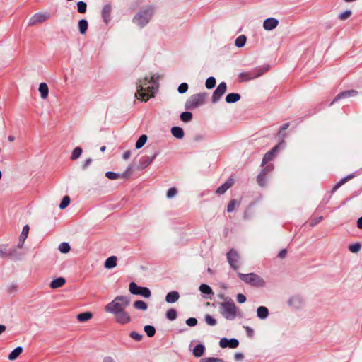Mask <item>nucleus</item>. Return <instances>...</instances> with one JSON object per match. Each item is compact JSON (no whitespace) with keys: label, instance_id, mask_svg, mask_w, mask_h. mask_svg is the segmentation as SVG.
Instances as JSON below:
<instances>
[{"label":"nucleus","instance_id":"obj_1","mask_svg":"<svg viewBox=\"0 0 362 362\" xmlns=\"http://www.w3.org/2000/svg\"><path fill=\"white\" fill-rule=\"evenodd\" d=\"M136 87V96L146 101L154 96V93L158 88V78H155L154 76H145L144 78L138 80Z\"/></svg>","mask_w":362,"mask_h":362},{"label":"nucleus","instance_id":"obj_2","mask_svg":"<svg viewBox=\"0 0 362 362\" xmlns=\"http://www.w3.org/2000/svg\"><path fill=\"white\" fill-rule=\"evenodd\" d=\"M130 300L128 297L124 296H117L112 302L109 303L105 307L106 313L112 315L117 312L125 310L129 305Z\"/></svg>","mask_w":362,"mask_h":362},{"label":"nucleus","instance_id":"obj_3","mask_svg":"<svg viewBox=\"0 0 362 362\" xmlns=\"http://www.w3.org/2000/svg\"><path fill=\"white\" fill-rule=\"evenodd\" d=\"M219 313L228 320H233L238 315V308L234 302L229 299L219 305Z\"/></svg>","mask_w":362,"mask_h":362},{"label":"nucleus","instance_id":"obj_4","mask_svg":"<svg viewBox=\"0 0 362 362\" xmlns=\"http://www.w3.org/2000/svg\"><path fill=\"white\" fill-rule=\"evenodd\" d=\"M152 16L153 9L147 8L140 10L133 18L132 21L135 25L143 28L148 23Z\"/></svg>","mask_w":362,"mask_h":362},{"label":"nucleus","instance_id":"obj_5","mask_svg":"<svg viewBox=\"0 0 362 362\" xmlns=\"http://www.w3.org/2000/svg\"><path fill=\"white\" fill-rule=\"evenodd\" d=\"M240 279L245 283L252 286L262 288L266 285V282L262 277L255 273L242 274L238 273Z\"/></svg>","mask_w":362,"mask_h":362},{"label":"nucleus","instance_id":"obj_6","mask_svg":"<svg viewBox=\"0 0 362 362\" xmlns=\"http://www.w3.org/2000/svg\"><path fill=\"white\" fill-rule=\"evenodd\" d=\"M268 70V66H264L253 69L247 72H241L239 74V79L240 81H247L257 78L263 75Z\"/></svg>","mask_w":362,"mask_h":362},{"label":"nucleus","instance_id":"obj_7","mask_svg":"<svg viewBox=\"0 0 362 362\" xmlns=\"http://www.w3.org/2000/svg\"><path fill=\"white\" fill-rule=\"evenodd\" d=\"M206 98L205 93H197L190 96L185 103V108L193 110L204 104Z\"/></svg>","mask_w":362,"mask_h":362},{"label":"nucleus","instance_id":"obj_8","mask_svg":"<svg viewBox=\"0 0 362 362\" xmlns=\"http://www.w3.org/2000/svg\"><path fill=\"white\" fill-rule=\"evenodd\" d=\"M129 290L132 294L139 295L144 298H150L151 292L147 287L139 286L135 282H131L129 285Z\"/></svg>","mask_w":362,"mask_h":362},{"label":"nucleus","instance_id":"obj_9","mask_svg":"<svg viewBox=\"0 0 362 362\" xmlns=\"http://www.w3.org/2000/svg\"><path fill=\"white\" fill-rule=\"evenodd\" d=\"M112 315L114 316L115 321L119 325H127L132 321L130 315L125 310L117 312Z\"/></svg>","mask_w":362,"mask_h":362},{"label":"nucleus","instance_id":"obj_10","mask_svg":"<svg viewBox=\"0 0 362 362\" xmlns=\"http://www.w3.org/2000/svg\"><path fill=\"white\" fill-rule=\"evenodd\" d=\"M227 259L230 267L236 270L240 267V255L235 250H230L227 254Z\"/></svg>","mask_w":362,"mask_h":362},{"label":"nucleus","instance_id":"obj_11","mask_svg":"<svg viewBox=\"0 0 362 362\" xmlns=\"http://www.w3.org/2000/svg\"><path fill=\"white\" fill-rule=\"evenodd\" d=\"M285 141L282 140L279 144L275 146L271 151L267 152L262 159V165H264L267 163L269 161L272 160L275 156V153L279 151L280 147H284Z\"/></svg>","mask_w":362,"mask_h":362},{"label":"nucleus","instance_id":"obj_12","mask_svg":"<svg viewBox=\"0 0 362 362\" xmlns=\"http://www.w3.org/2000/svg\"><path fill=\"white\" fill-rule=\"evenodd\" d=\"M227 89V86L225 82H221L216 89L214 91L211 101L214 103H216L218 101V100L222 97V95L225 93Z\"/></svg>","mask_w":362,"mask_h":362},{"label":"nucleus","instance_id":"obj_13","mask_svg":"<svg viewBox=\"0 0 362 362\" xmlns=\"http://www.w3.org/2000/svg\"><path fill=\"white\" fill-rule=\"evenodd\" d=\"M49 18V16L46 13H37L33 15L28 21V25L33 26L38 23H42Z\"/></svg>","mask_w":362,"mask_h":362},{"label":"nucleus","instance_id":"obj_14","mask_svg":"<svg viewBox=\"0 0 362 362\" xmlns=\"http://www.w3.org/2000/svg\"><path fill=\"white\" fill-rule=\"evenodd\" d=\"M239 345V341L238 339L235 338L227 339V338H221L219 341V346L221 348H231L235 349L237 348Z\"/></svg>","mask_w":362,"mask_h":362},{"label":"nucleus","instance_id":"obj_15","mask_svg":"<svg viewBox=\"0 0 362 362\" xmlns=\"http://www.w3.org/2000/svg\"><path fill=\"white\" fill-rule=\"evenodd\" d=\"M132 170V167H128L125 172L122 175L114 172L108 171L105 173V176L110 180H117L121 177L124 178L127 177L131 174Z\"/></svg>","mask_w":362,"mask_h":362},{"label":"nucleus","instance_id":"obj_16","mask_svg":"<svg viewBox=\"0 0 362 362\" xmlns=\"http://www.w3.org/2000/svg\"><path fill=\"white\" fill-rule=\"evenodd\" d=\"M279 21L274 18H267L263 23V28L266 30H272L277 27Z\"/></svg>","mask_w":362,"mask_h":362},{"label":"nucleus","instance_id":"obj_17","mask_svg":"<svg viewBox=\"0 0 362 362\" xmlns=\"http://www.w3.org/2000/svg\"><path fill=\"white\" fill-rule=\"evenodd\" d=\"M357 94H358V92L354 90H349L341 92V93H339L334 98L333 101L331 103V105L341 98H348V97H354V96L356 95Z\"/></svg>","mask_w":362,"mask_h":362},{"label":"nucleus","instance_id":"obj_18","mask_svg":"<svg viewBox=\"0 0 362 362\" xmlns=\"http://www.w3.org/2000/svg\"><path fill=\"white\" fill-rule=\"evenodd\" d=\"M234 184V180L232 178H229L225 183H223L221 186H220L216 191V194H224L227 189L233 186Z\"/></svg>","mask_w":362,"mask_h":362},{"label":"nucleus","instance_id":"obj_19","mask_svg":"<svg viewBox=\"0 0 362 362\" xmlns=\"http://www.w3.org/2000/svg\"><path fill=\"white\" fill-rule=\"evenodd\" d=\"M158 156V153H155L153 156H144L141 158L140 160V167L141 168L144 169L146 168L148 165H149L153 160L156 158V157Z\"/></svg>","mask_w":362,"mask_h":362},{"label":"nucleus","instance_id":"obj_20","mask_svg":"<svg viewBox=\"0 0 362 362\" xmlns=\"http://www.w3.org/2000/svg\"><path fill=\"white\" fill-rule=\"evenodd\" d=\"M180 294L177 291H173L167 293L165 296V301L168 303H174L178 300Z\"/></svg>","mask_w":362,"mask_h":362},{"label":"nucleus","instance_id":"obj_21","mask_svg":"<svg viewBox=\"0 0 362 362\" xmlns=\"http://www.w3.org/2000/svg\"><path fill=\"white\" fill-rule=\"evenodd\" d=\"M257 316L260 320H265L269 316V310L265 306H259L257 310Z\"/></svg>","mask_w":362,"mask_h":362},{"label":"nucleus","instance_id":"obj_22","mask_svg":"<svg viewBox=\"0 0 362 362\" xmlns=\"http://www.w3.org/2000/svg\"><path fill=\"white\" fill-rule=\"evenodd\" d=\"M66 283L64 277H59L51 281L49 286L53 289L59 288L63 286Z\"/></svg>","mask_w":362,"mask_h":362},{"label":"nucleus","instance_id":"obj_23","mask_svg":"<svg viewBox=\"0 0 362 362\" xmlns=\"http://www.w3.org/2000/svg\"><path fill=\"white\" fill-rule=\"evenodd\" d=\"M117 258L115 256H111L108 257L104 264V267L106 269H112L117 266Z\"/></svg>","mask_w":362,"mask_h":362},{"label":"nucleus","instance_id":"obj_24","mask_svg":"<svg viewBox=\"0 0 362 362\" xmlns=\"http://www.w3.org/2000/svg\"><path fill=\"white\" fill-rule=\"evenodd\" d=\"M111 11H112V7L110 4H106L104 6L103 11H102V16L105 23H107L110 20Z\"/></svg>","mask_w":362,"mask_h":362},{"label":"nucleus","instance_id":"obj_25","mask_svg":"<svg viewBox=\"0 0 362 362\" xmlns=\"http://www.w3.org/2000/svg\"><path fill=\"white\" fill-rule=\"evenodd\" d=\"M38 90L42 99H46L48 97L49 88L47 83H41Z\"/></svg>","mask_w":362,"mask_h":362},{"label":"nucleus","instance_id":"obj_26","mask_svg":"<svg viewBox=\"0 0 362 362\" xmlns=\"http://www.w3.org/2000/svg\"><path fill=\"white\" fill-rule=\"evenodd\" d=\"M171 134L172 135L179 139H181L184 137V131L180 127H173L171 128Z\"/></svg>","mask_w":362,"mask_h":362},{"label":"nucleus","instance_id":"obj_27","mask_svg":"<svg viewBox=\"0 0 362 362\" xmlns=\"http://www.w3.org/2000/svg\"><path fill=\"white\" fill-rule=\"evenodd\" d=\"M93 317L90 312H84L77 315L76 318L81 322H87Z\"/></svg>","mask_w":362,"mask_h":362},{"label":"nucleus","instance_id":"obj_28","mask_svg":"<svg viewBox=\"0 0 362 362\" xmlns=\"http://www.w3.org/2000/svg\"><path fill=\"white\" fill-rule=\"evenodd\" d=\"M240 99V95L238 93H231L226 95L225 100L228 103H233L238 102Z\"/></svg>","mask_w":362,"mask_h":362},{"label":"nucleus","instance_id":"obj_29","mask_svg":"<svg viewBox=\"0 0 362 362\" xmlns=\"http://www.w3.org/2000/svg\"><path fill=\"white\" fill-rule=\"evenodd\" d=\"M205 347L203 344H197L193 349V354L195 357H201L204 352Z\"/></svg>","mask_w":362,"mask_h":362},{"label":"nucleus","instance_id":"obj_30","mask_svg":"<svg viewBox=\"0 0 362 362\" xmlns=\"http://www.w3.org/2000/svg\"><path fill=\"white\" fill-rule=\"evenodd\" d=\"M88 21L86 19H81L78 21V30L81 35H83L86 33L88 30Z\"/></svg>","mask_w":362,"mask_h":362},{"label":"nucleus","instance_id":"obj_31","mask_svg":"<svg viewBox=\"0 0 362 362\" xmlns=\"http://www.w3.org/2000/svg\"><path fill=\"white\" fill-rule=\"evenodd\" d=\"M23 348L21 346H18L14 349L8 355V359L11 361H13L18 357V356L22 353Z\"/></svg>","mask_w":362,"mask_h":362},{"label":"nucleus","instance_id":"obj_32","mask_svg":"<svg viewBox=\"0 0 362 362\" xmlns=\"http://www.w3.org/2000/svg\"><path fill=\"white\" fill-rule=\"evenodd\" d=\"M354 177V174H350L345 177L342 178L339 182L337 183V185L334 187L333 190L335 191L339 189L341 185L346 183L347 181L350 180Z\"/></svg>","mask_w":362,"mask_h":362},{"label":"nucleus","instance_id":"obj_33","mask_svg":"<svg viewBox=\"0 0 362 362\" xmlns=\"http://www.w3.org/2000/svg\"><path fill=\"white\" fill-rule=\"evenodd\" d=\"M247 41V37L244 35L238 36L235 40V45L237 47H243Z\"/></svg>","mask_w":362,"mask_h":362},{"label":"nucleus","instance_id":"obj_34","mask_svg":"<svg viewBox=\"0 0 362 362\" xmlns=\"http://www.w3.org/2000/svg\"><path fill=\"white\" fill-rule=\"evenodd\" d=\"M133 306L139 310H146L148 308L147 304L143 300H136L134 303Z\"/></svg>","mask_w":362,"mask_h":362},{"label":"nucleus","instance_id":"obj_35","mask_svg":"<svg viewBox=\"0 0 362 362\" xmlns=\"http://www.w3.org/2000/svg\"><path fill=\"white\" fill-rule=\"evenodd\" d=\"M147 141V136L145 134L141 135L137 141L136 142L135 147L136 149H140L142 148L146 142Z\"/></svg>","mask_w":362,"mask_h":362},{"label":"nucleus","instance_id":"obj_36","mask_svg":"<svg viewBox=\"0 0 362 362\" xmlns=\"http://www.w3.org/2000/svg\"><path fill=\"white\" fill-rule=\"evenodd\" d=\"M82 148L81 147H76L72 153H71V160H76V159H78L81 153H82Z\"/></svg>","mask_w":362,"mask_h":362},{"label":"nucleus","instance_id":"obj_37","mask_svg":"<svg viewBox=\"0 0 362 362\" xmlns=\"http://www.w3.org/2000/svg\"><path fill=\"white\" fill-rule=\"evenodd\" d=\"M257 180L258 184L260 186H262V187L265 186L266 182H267L266 173L261 172L259 174V175L257 176Z\"/></svg>","mask_w":362,"mask_h":362},{"label":"nucleus","instance_id":"obj_38","mask_svg":"<svg viewBox=\"0 0 362 362\" xmlns=\"http://www.w3.org/2000/svg\"><path fill=\"white\" fill-rule=\"evenodd\" d=\"M28 233H29V226H28V225H25L23 228L22 232L20 235V237H19L20 242H25V240H26V238L28 237Z\"/></svg>","mask_w":362,"mask_h":362},{"label":"nucleus","instance_id":"obj_39","mask_svg":"<svg viewBox=\"0 0 362 362\" xmlns=\"http://www.w3.org/2000/svg\"><path fill=\"white\" fill-rule=\"evenodd\" d=\"M192 119V114L190 112H184L180 115V119L184 122H189Z\"/></svg>","mask_w":362,"mask_h":362},{"label":"nucleus","instance_id":"obj_40","mask_svg":"<svg viewBox=\"0 0 362 362\" xmlns=\"http://www.w3.org/2000/svg\"><path fill=\"white\" fill-rule=\"evenodd\" d=\"M199 291L204 294H212V289L209 286L205 284H202L199 286Z\"/></svg>","mask_w":362,"mask_h":362},{"label":"nucleus","instance_id":"obj_41","mask_svg":"<svg viewBox=\"0 0 362 362\" xmlns=\"http://www.w3.org/2000/svg\"><path fill=\"white\" fill-rule=\"evenodd\" d=\"M361 248V245L359 243H356L349 245V250L352 253H358Z\"/></svg>","mask_w":362,"mask_h":362},{"label":"nucleus","instance_id":"obj_42","mask_svg":"<svg viewBox=\"0 0 362 362\" xmlns=\"http://www.w3.org/2000/svg\"><path fill=\"white\" fill-rule=\"evenodd\" d=\"M177 317V312L175 309H170L167 311L166 313V317L169 320H175Z\"/></svg>","mask_w":362,"mask_h":362},{"label":"nucleus","instance_id":"obj_43","mask_svg":"<svg viewBox=\"0 0 362 362\" xmlns=\"http://www.w3.org/2000/svg\"><path fill=\"white\" fill-rule=\"evenodd\" d=\"M144 331H145L146 335L149 337L154 336V334L156 333V329H155L154 327H153L151 325H146L144 327Z\"/></svg>","mask_w":362,"mask_h":362},{"label":"nucleus","instance_id":"obj_44","mask_svg":"<svg viewBox=\"0 0 362 362\" xmlns=\"http://www.w3.org/2000/svg\"><path fill=\"white\" fill-rule=\"evenodd\" d=\"M215 85H216V79L214 77L211 76L206 79L205 86L208 89L213 88L215 86Z\"/></svg>","mask_w":362,"mask_h":362},{"label":"nucleus","instance_id":"obj_45","mask_svg":"<svg viewBox=\"0 0 362 362\" xmlns=\"http://www.w3.org/2000/svg\"><path fill=\"white\" fill-rule=\"evenodd\" d=\"M70 250H71V247H70L69 243H62L59 245V250L62 253H67L70 251Z\"/></svg>","mask_w":362,"mask_h":362},{"label":"nucleus","instance_id":"obj_46","mask_svg":"<svg viewBox=\"0 0 362 362\" xmlns=\"http://www.w3.org/2000/svg\"><path fill=\"white\" fill-rule=\"evenodd\" d=\"M87 5L84 1H78L77 3L78 12L80 13H84L86 11Z\"/></svg>","mask_w":362,"mask_h":362},{"label":"nucleus","instance_id":"obj_47","mask_svg":"<svg viewBox=\"0 0 362 362\" xmlns=\"http://www.w3.org/2000/svg\"><path fill=\"white\" fill-rule=\"evenodd\" d=\"M6 290L9 294H14L18 291V286L15 283H11L8 285Z\"/></svg>","mask_w":362,"mask_h":362},{"label":"nucleus","instance_id":"obj_48","mask_svg":"<svg viewBox=\"0 0 362 362\" xmlns=\"http://www.w3.org/2000/svg\"><path fill=\"white\" fill-rule=\"evenodd\" d=\"M70 203V198L69 196H65L63 197L60 204H59V208L61 209H65L66 207L68 206V205Z\"/></svg>","mask_w":362,"mask_h":362},{"label":"nucleus","instance_id":"obj_49","mask_svg":"<svg viewBox=\"0 0 362 362\" xmlns=\"http://www.w3.org/2000/svg\"><path fill=\"white\" fill-rule=\"evenodd\" d=\"M205 322L210 326H214L216 325V320L212 317L210 315H206L204 317Z\"/></svg>","mask_w":362,"mask_h":362},{"label":"nucleus","instance_id":"obj_50","mask_svg":"<svg viewBox=\"0 0 362 362\" xmlns=\"http://www.w3.org/2000/svg\"><path fill=\"white\" fill-rule=\"evenodd\" d=\"M238 205H239V203L235 199L231 200L228 205L227 211L228 213L232 212Z\"/></svg>","mask_w":362,"mask_h":362},{"label":"nucleus","instance_id":"obj_51","mask_svg":"<svg viewBox=\"0 0 362 362\" xmlns=\"http://www.w3.org/2000/svg\"><path fill=\"white\" fill-rule=\"evenodd\" d=\"M200 362H224L222 359L214 357H206L201 359Z\"/></svg>","mask_w":362,"mask_h":362},{"label":"nucleus","instance_id":"obj_52","mask_svg":"<svg viewBox=\"0 0 362 362\" xmlns=\"http://www.w3.org/2000/svg\"><path fill=\"white\" fill-rule=\"evenodd\" d=\"M130 337L137 341H139L143 338V335L141 334H139L136 332H132L129 334Z\"/></svg>","mask_w":362,"mask_h":362},{"label":"nucleus","instance_id":"obj_53","mask_svg":"<svg viewBox=\"0 0 362 362\" xmlns=\"http://www.w3.org/2000/svg\"><path fill=\"white\" fill-rule=\"evenodd\" d=\"M177 193L176 188L171 187L167 192V197L171 199L174 197Z\"/></svg>","mask_w":362,"mask_h":362},{"label":"nucleus","instance_id":"obj_54","mask_svg":"<svg viewBox=\"0 0 362 362\" xmlns=\"http://www.w3.org/2000/svg\"><path fill=\"white\" fill-rule=\"evenodd\" d=\"M351 15V11L350 10H346L344 11L343 13H340L339 16V18L341 20H346L349 18Z\"/></svg>","mask_w":362,"mask_h":362},{"label":"nucleus","instance_id":"obj_55","mask_svg":"<svg viewBox=\"0 0 362 362\" xmlns=\"http://www.w3.org/2000/svg\"><path fill=\"white\" fill-rule=\"evenodd\" d=\"M188 90V85L187 83H181L178 87V92L180 93H185Z\"/></svg>","mask_w":362,"mask_h":362},{"label":"nucleus","instance_id":"obj_56","mask_svg":"<svg viewBox=\"0 0 362 362\" xmlns=\"http://www.w3.org/2000/svg\"><path fill=\"white\" fill-rule=\"evenodd\" d=\"M186 324L189 327H194L197 324V320L194 317L188 318L186 320Z\"/></svg>","mask_w":362,"mask_h":362},{"label":"nucleus","instance_id":"obj_57","mask_svg":"<svg viewBox=\"0 0 362 362\" xmlns=\"http://www.w3.org/2000/svg\"><path fill=\"white\" fill-rule=\"evenodd\" d=\"M92 163V159L88 158L84 160V162L81 165V168L83 170H86Z\"/></svg>","mask_w":362,"mask_h":362},{"label":"nucleus","instance_id":"obj_58","mask_svg":"<svg viewBox=\"0 0 362 362\" xmlns=\"http://www.w3.org/2000/svg\"><path fill=\"white\" fill-rule=\"evenodd\" d=\"M237 301L239 303H243L246 301V297L242 293H238L237 295Z\"/></svg>","mask_w":362,"mask_h":362},{"label":"nucleus","instance_id":"obj_59","mask_svg":"<svg viewBox=\"0 0 362 362\" xmlns=\"http://www.w3.org/2000/svg\"><path fill=\"white\" fill-rule=\"evenodd\" d=\"M130 156H131V151H126L122 154V158L124 160H127L128 158H129Z\"/></svg>","mask_w":362,"mask_h":362},{"label":"nucleus","instance_id":"obj_60","mask_svg":"<svg viewBox=\"0 0 362 362\" xmlns=\"http://www.w3.org/2000/svg\"><path fill=\"white\" fill-rule=\"evenodd\" d=\"M235 361H240L243 358V355L241 353H235L234 355Z\"/></svg>","mask_w":362,"mask_h":362},{"label":"nucleus","instance_id":"obj_61","mask_svg":"<svg viewBox=\"0 0 362 362\" xmlns=\"http://www.w3.org/2000/svg\"><path fill=\"white\" fill-rule=\"evenodd\" d=\"M288 127H289V123H286V124H284L281 127V129H280V130H279V135H280V134H282V132H283L284 130H286V129H287L288 128Z\"/></svg>","mask_w":362,"mask_h":362},{"label":"nucleus","instance_id":"obj_62","mask_svg":"<svg viewBox=\"0 0 362 362\" xmlns=\"http://www.w3.org/2000/svg\"><path fill=\"white\" fill-rule=\"evenodd\" d=\"M286 253H287L286 250L283 249V250H281L279 252V253L278 256H279L280 258H281V259H282V258L285 257V256L286 255Z\"/></svg>","mask_w":362,"mask_h":362},{"label":"nucleus","instance_id":"obj_63","mask_svg":"<svg viewBox=\"0 0 362 362\" xmlns=\"http://www.w3.org/2000/svg\"><path fill=\"white\" fill-rule=\"evenodd\" d=\"M103 362H116V361L111 357H105L103 358Z\"/></svg>","mask_w":362,"mask_h":362},{"label":"nucleus","instance_id":"obj_64","mask_svg":"<svg viewBox=\"0 0 362 362\" xmlns=\"http://www.w3.org/2000/svg\"><path fill=\"white\" fill-rule=\"evenodd\" d=\"M357 227L362 229V216L360 217L357 221Z\"/></svg>","mask_w":362,"mask_h":362}]
</instances>
